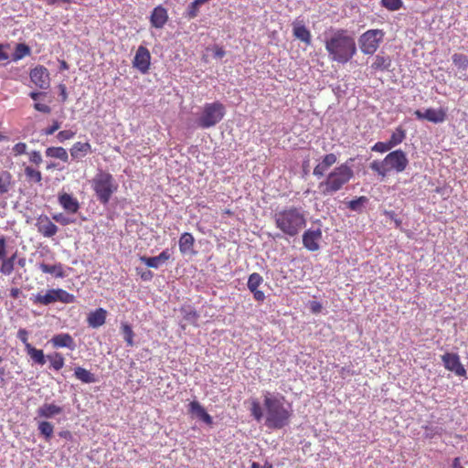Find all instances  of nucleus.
Masks as SVG:
<instances>
[{"label": "nucleus", "instance_id": "55", "mask_svg": "<svg viewBox=\"0 0 468 468\" xmlns=\"http://www.w3.org/2000/svg\"><path fill=\"white\" fill-rule=\"evenodd\" d=\"M60 128V123L58 121H54L52 125L44 130V134L51 135Z\"/></svg>", "mask_w": 468, "mask_h": 468}, {"label": "nucleus", "instance_id": "51", "mask_svg": "<svg viewBox=\"0 0 468 468\" xmlns=\"http://www.w3.org/2000/svg\"><path fill=\"white\" fill-rule=\"evenodd\" d=\"M27 151V144L25 143H17L13 147L15 155H21Z\"/></svg>", "mask_w": 468, "mask_h": 468}, {"label": "nucleus", "instance_id": "28", "mask_svg": "<svg viewBox=\"0 0 468 468\" xmlns=\"http://www.w3.org/2000/svg\"><path fill=\"white\" fill-rule=\"evenodd\" d=\"M38 268L42 272L55 275L57 278H63L65 276L63 265L61 263L49 265L42 262L39 264Z\"/></svg>", "mask_w": 468, "mask_h": 468}, {"label": "nucleus", "instance_id": "1", "mask_svg": "<svg viewBox=\"0 0 468 468\" xmlns=\"http://www.w3.org/2000/svg\"><path fill=\"white\" fill-rule=\"evenodd\" d=\"M324 43L329 60L341 65L349 62L357 51L354 37L346 29L330 30Z\"/></svg>", "mask_w": 468, "mask_h": 468}, {"label": "nucleus", "instance_id": "6", "mask_svg": "<svg viewBox=\"0 0 468 468\" xmlns=\"http://www.w3.org/2000/svg\"><path fill=\"white\" fill-rule=\"evenodd\" d=\"M118 184L112 175L99 169L91 180V188L99 202L107 205L112 195L118 190Z\"/></svg>", "mask_w": 468, "mask_h": 468}, {"label": "nucleus", "instance_id": "44", "mask_svg": "<svg viewBox=\"0 0 468 468\" xmlns=\"http://www.w3.org/2000/svg\"><path fill=\"white\" fill-rule=\"evenodd\" d=\"M367 201V198L366 197H359L356 199L349 201L348 207L353 211H358Z\"/></svg>", "mask_w": 468, "mask_h": 468}, {"label": "nucleus", "instance_id": "61", "mask_svg": "<svg viewBox=\"0 0 468 468\" xmlns=\"http://www.w3.org/2000/svg\"><path fill=\"white\" fill-rule=\"evenodd\" d=\"M21 294H22V291L19 288L15 287V288L10 289V296L13 299L18 298Z\"/></svg>", "mask_w": 468, "mask_h": 468}, {"label": "nucleus", "instance_id": "36", "mask_svg": "<svg viewBox=\"0 0 468 468\" xmlns=\"http://www.w3.org/2000/svg\"><path fill=\"white\" fill-rule=\"evenodd\" d=\"M47 358L50 362V367L56 371L60 370L65 365V359L60 353L55 352L53 354L48 355Z\"/></svg>", "mask_w": 468, "mask_h": 468}, {"label": "nucleus", "instance_id": "7", "mask_svg": "<svg viewBox=\"0 0 468 468\" xmlns=\"http://www.w3.org/2000/svg\"><path fill=\"white\" fill-rule=\"evenodd\" d=\"M225 115V107L219 101L206 103L202 113L197 119V124L200 128L207 129L218 124Z\"/></svg>", "mask_w": 468, "mask_h": 468}, {"label": "nucleus", "instance_id": "48", "mask_svg": "<svg viewBox=\"0 0 468 468\" xmlns=\"http://www.w3.org/2000/svg\"><path fill=\"white\" fill-rule=\"evenodd\" d=\"M76 133L71 130H63L58 132L57 134V138L60 143H63L67 140H70L75 136Z\"/></svg>", "mask_w": 468, "mask_h": 468}, {"label": "nucleus", "instance_id": "35", "mask_svg": "<svg viewBox=\"0 0 468 468\" xmlns=\"http://www.w3.org/2000/svg\"><path fill=\"white\" fill-rule=\"evenodd\" d=\"M406 138V131L399 126L396 128V130L392 133L388 143L391 145L392 148L395 146L400 144Z\"/></svg>", "mask_w": 468, "mask_h": 468}, {"label": "nucleus", "instance_id": "13", "mask_svg": "<svg viewBox=\"0 0 468 468\" xmlns=\"http://www.w3.org/2000/svg\"><path fill=\"white\" fill-rule=\"evenodd\" d=\"M322 239L321 229H309L303 234V244L305 249L310 251H316L319 250V242Z\"/></svg>", "mask_w": 468, "mask_h": 468}, {"label": "nucleus", "instance_id": "18", "mask_svg": "<svg viewBox=\"0 0 468 468\" xmlns=\"http://www.w3.org/2000/svg\"><path fill=\"white\" fill-rule=\"evenodd\" d=\"M171 257V253L168 249L164 250L158 256L146 257L141 256L140 261L144 262L147 267L158 269L161 264L166 262Z\"/></svg>", "mask_w": 468, "mask_h": 468}, {"label": "nucleus", "instance_id": "57", "mask_svg": "<svg viewBox=\"0 0 468 468\" xmlns=\"http://www.w3.org/2000/svg\"><path fill=\"white\" fill-rule=\"evenodd\" d=\"M253 294V297L258 302H263L265 300V294L262 291L259 290L258 288L254 291H250Z\"/></svg>", "mask_w": 468, "mask_h": 468}, {"label": "nucleus", "instance_id": "40", "mask_svg": "<svg viewBox=\"0 0 468 468\" xmlns=\"http://www.w3.org/2000/svg\"><path fill=\"white\" fill-rule=\"evenodd\" d=\"M452 59L459 69L466 70L468 69V56L462 53H454Z\"/></svg>", "mask_w": 468, "mask_h": 468}, {"label": "nucleus", "instance_id": "47", "mask_svg": "<svg viewBox=\"0 0 468 468\" xmlns=\"http://www.w3.org/2000/svg\"><path fill=\"white\" fill-rule=\"evenodd\" d=\"M199 12V6L195 4V2H192L186 9V17L188 19H193L197 16Z\"/></svg>", "mask_w": 468, "mask_h": 468}, {"label": "nucleus", "instance_id": "43", "mask_svg": "<svg viewBox=\"0 0 468 468\" xmlns=\"http://www.w3.org/2000/svg\"><path fill=\"white\" fill-rule=\"evenodd\" d=\"M381 5L388 11H398L403 6L402 0H381Z\"/></svg>", "mask_w": 468, "mask_h": 468}, {"label": "nucleus", "instance_id": "41", "mask_svg": "<svg viewBox=\"0 0 468 468\" xmlns=\"http://www.w3.org/2000/svg\"><path fill=\"white\" fill-rule=\"evenodd\" d=\"M39 432L45 437L47 441H49L53 435L54 427L48 421H41L38 424Z\"/></svg>", "mask_w": 468, "mask_h": 468}, {"label": "nucleus", "instance_id": "27", "mask_svg": "<svg viewBox=\"0 0 468 468\" xmlns=\"http://www.w3.org/2000/svg\"><path fill=\"white\" fill-rule=\"evenodd\" d=\"M195 239L189 232H185L179 239V250L183 254L188 253L193 250Z\"/></svg>", "mask_w": 468, "mask_h": 468}, {"label": "nucleus", "instance_id": "64", "mask_svg": "<svg viewBox=\"0 0 468 468\" xmlns=\"http://www.w3.org/2000/svg\"><path fill=\"white\" fill-rule=\"evenodd\" d=\"M311 309L313 313H319L322 309V305L317 302H313L311 305Z\"/></svg>", "mask_w": 468, "mask_h": 468}, {"label": "nucleus", "instance_id": "62", "mask_svg": "<svg viewBox=\"0 0 468 468\" xmlns=\"http://www.w3.org/2000/svg\"><path fill=\"white\" fill-rule=\"evenodd\" d=\"M58 88L60 90V96H61L62 101H66L67 99H68V93H67L66 86L64 84H59Z\"/></svg>", "mask_w": 468, "mask_h": 468}, {"label": "nucleus", "instance_id": "4", "mask_svg": "<svg viewBox=\"0 0 468 468\" xmlns=\"http://www.w3.org/2000/svg\"><path fill=\"white\" fill-rule=\"evenodd\" d=\"M354 176V170L351 165H348V161L335 166L327 173L324 179L319 183L318 188L321 195L324 197L332 196L342 190Z\"/></svg>", "mask_w": 468, "mask_h": 468}, {"label": "nucleus", "instance_id": "11", "mask_svg": "<svg viewBox=\"0 0 468 468\" xmlns=\"http://www.w3.org/2000/svg\"><path fill=\"white\" fill-rule=\"evenodd\" d=\"M150 64L151 54L149 50L144 46H139L133 60V66L144 74L148 72Z\"/></svg>", "mask_w": 468, "mask_h": 468}, {"label": "nucleus", "instance_id": "30", "mask_svg": "<svg viewBox=\"0 0 468 468\" xmlns=\"http://www.w3.org/2000/svg\"><path fill=\"white\" fill-rule=\"evenodd\" d=\"M45 153L48 157L57 158L65 163L69 161L68 152L61 146L48 147Z\"/></svg>", "mask_w": 468, "mask_h": 468}, {"label": "nucleus", "instance_id": "46", "mask_svg": "<svg viewBox=\"0 0 468 468\" xmlns=\"http://www.w3.org/2000/svg\"><path fill=\"white\" fill-rule=\"evenodd\" d=\"M391 149H392V147L389 144L388 141V142H378L371 148L372 151L378 152V153H386Z\"/></svg>", "mask_w": 468, "mask_h": 468}, {"label": "nucleus", "instance_id": "9", "mask_svg": "<svg viewBox=\"0 0 468 468\" xmlns=\"http://www.w3.org/2000/svg\"><path fill=\"white\" fill-rule=\"evenodd\" d=\"M30 80L39 89L48 90L50 87V77L47 68L37 65L29 73Z\"/></svg>", "mask_w": 468, "mask_h": 468}, {"label": "nucleus", "instance_id": "10", "mask_svg": "<svg viewBox=\"0 0 468 468\" xmlns=\"http://www.w3.org/2000/svg\"><path fill=\"white\" fill-rule=\"evenodd\" d=\"M414 115L418 120H426L433 123L443 122L447 118L446 111L442 108H428L424 112H421L420 110H416L414 112Z\"/></svg>", "mask_w": 468, "mask_h": 468}, {"label": "nucleus", "instance_id": "14", "mask_svg": "<svg viewBox=\"0 0 468 468\" xmlns=\"http://www.w3.org/2000/svg\"><path fill=\"white\" fill-rule=\"evenodd\" d=\"M36 227L37 231L45 238L55 236L58 230L57 225L46 215H41L37 218Z\"/></svg>", "mask_w": 468, "mask_h": 468}, {"label": "nucleus", "instance_id": "45", "mask_svg": "<svg viewBox=\"0 0 468 468\" xmlns=\"http://www.w3.org/2000/svg\"><path fill=\"white\" fill-rule=\"evenodd\" d=\"M251 415L254 417L256 420H261L262 418V410L261 408V405L259 401L253 400L251 402V408H250Z\"/></svg>", "mask_w": 468, "mask_h": 468}, {"label": "nucleus", "instance_id": "5", "mask_svg": "<svg viewBox=\"0 0 468 468\" xmlns=\"http://www.w3.org/2000/svg\"><path fill=\"white\" fill-rule=\"evenodd\" d=\"M408 165L409 159L406 153L398 149L388 153L382 161L374 160L370 164V169L384 178L391 171L402 173Z\"/></svg>", "mask_w": 468, "mask_h": 468}, {"label": "nucleus", "instance_id": "26", "mask_svg": "<svg viewBox=\"0 0 468 468\" xmlns=\"http://www.w3.org/2000/svg\"><path fill=\"white\" fill-rule=\"evenodd\" d=\"M63 409L59 406H57L55 404H48L45 403L37 410V414L39 417L42 418H52L55 415H58L62 413Z\"/></svg>", "mask_w": 468, "mask_h": 468}, {"label": "nucleus", "instance_id": "12", "mask_svg": "<svg viewBox=\"0 0 468 468\" xmlns=\"http://www.w3.org/2000/svg\"><path fill=\"white\" fill-rule=\"evenodd\" d=\"M444 367L452 372H454L459 377L466 375V370L460 361V357L455 353H445L441 356Z\"/></svg>", "mask_w": 468, "mask_h": 468}, {"label": "nucleus", "instance_id": "33", "mask_svg": "<svg viewBox=\"0 0 468 468\" xmlns=\"http://www.w3.org/2000/svg\"><path fill=\"white\" fill-rule=\"evenodd\" d=\"M12 186V175L8 171L0 172V196L10 190Z\"/></svg>", "mask_w": 468, "mask_h": 468}, {"label": "nucleus", "instance_id": "22", "mask_svg": "<svg viewBox=\"0 0 468 468\" xmlns=\"http://www.w3.org/2000/svg\"><path fill=\"white\" fill-rule=\"evenodd\" d=\"M107 311L103 308H98L90 312L87 317V323L90 327L98 328L105 324Z\"/></svg>", "mask_w": 468, "mask_h": 468}, {"label": "nucleus", "instance_id": "2", "mask_svg": "<svg viewBox=\"0 0 468 468\" xmlns=\"http://www.w3.org/2000/svg\"><path fill=\"white\" fill-rule=\"evenodd\" d=\"M284 397H274L267 394L264 397V407L266 409V426L271 429L280 430L290 423L292 416V410L290 404L285 407Z\"/></svg>", "mask_w": 468, "mask_h": 468}, {"label": "nucleus", "instance_id": "34", "mask_svg": "<svg viewBox=\"0 0 468 468\" xmlns=\"http://www.w3.org/2000/svg\"><path fill=\"white\" fill-rule=\"evenodd\" d=\"M31 54V49L29 46L25 43H18L16 45L15 51L12 55L13 61H18L25 57H27Z\"/></svg>", "mask_w": 468, "mask_h": 468}, {"label": "nucleus", "instance_id": "39", "mask_svg": "<svg viewBox=\"0 0 468 468\" xmlns=\"http://www.w3.org/2000/svg\"><path fill=\"white\" fill-rule=\"evenodd\" d=\"M121 329H122V335H123L124 341L126 342V345L128 346H133V345H134V342H133L134 333L133 331L132 326L130 324H126V323H122V326H121Z\"/></svg>", "mask_w": 468, "mask_h": 468}, {"label": "nucleus", "instance_id": "29", "mask_svg": "<svg viewBox=\"0 0 468 468\" xmlns=\"http://www.w3.org/2000/svg\"><path fill=\"white\" fill-rule=\"evenodd\" d=\"M391 66V58L388 56L377 55L371 64V69L376 71H385Z\"/></svg>", "mask_w": 468, "mask_h": 468}, {"label": "nucleus", "instance_id": "63", "mask_svg": "<svg viewBox=\"0 0 468 468\" xmlns=\"http://www.w3.org/2000/svg\"><path fill=\"white\" fill-rule=\"evenodd\" d=\"M452 468H464V467L462 465L461 458H460V457H455V458L452 460Z\"/></svg>", "mask_w": 468, "mask_h": 468}, {"label": "nucleus", "instance_id": "50", "mask_svg": "<svg viewBox=\"0 0 468 468\" xmlns=\"http://www.w3.org/2000/svg\"><path fill=\"white\" fill-rule=\"evenodd\" d=\"M29 160L31 163L37 165H40L43 161L42 156L38 151H32L29 154Z\"/></svg>", "mask_w": 468, "mask_h": 468}, {"label": "nucleus", "instance_id": "31", "mask_svg": "<svg viewBox=\"0 0 468 468\" xmlns=\"http://www.w3.org/2000/svg\"><path fill=\"white\" fill-rule=\"evenodd\" d=\"M30 358L37 364L43 366L46 363V356L43 350L34 347L32 345H27L26 349Z\"/></svg>", "mask_w": 468, "mask_h": 468}, {"label": "nucleus", "instance_id": "37", "mask_svg": "<svg viewBox=\"0 0 468 468\" xmlns=\"http://www.w3.org/2000/svg\"><path fill=\"white\" fill-rule=\"evenodd\" d=\"M55 294L57 302L62 303H73L76 300V297L72 293L60 288L55 289Z\"/></svg>", "mask_w": 468, "mask_h": 468}, {"label": "nucleus", "instance_id": "60", "mask_svg": "<svg viewBox=\"0 0 468 468\" xmlns=\"http://www.w3.org/2000/svg\"><path fill=\"white\" fill-rule=\"evenodd\" d=\"M5 48H7V45L0 44V61L8 59V54L5 52Z\"/></svg>", "mask_w": 468, "mask_h": 468}, {"label": "nucleus", "instance_id": "3", "mask_svg": "<svg viewBox=\"0 0 468 468\" xmlns=\"http://www.w3.org/2000/svg\"><path fill=\"white\" fill-rule=\"evenodd\" d=\"M273 219L276 228L289 237L298 235L306 225L303 209L296 207H284L276 211Z\"/></svg>", "mask_w": 468, "mask_h": 468}, {"label": "nucleus", "instance_id": "17", "mask_svg": "<svg viewBox=\"0 0 468 468\" xmlns=\"http://www.w3.org/2000/svg\"><path fill=\"white\" fill-rule=\"evenodd\" d=\"M188 413L196 416L207 425L213 424L212 417L206 411L205 408L197 400H193L189 403Z\"/></svg>", "mask_w": 468, "mask_h": 468}, {"label": "nucleus", "instance_id": "54", "mask_svg": "<svg viewBox=\"0 0 468 468\" xmlns=\"http://www.w3.org/2000/svg\"><path fill=\"white\" fill-rule=\"evenodd\" d=\"M17 337L25 344V348L27 349V345H30L28 343V333L26 329H19L17 332Z\"/></svg>", "mask_w": 468, "mask_h": 468}, {"label": "nucleus", "instance_id": "20", "mask_svg": "<svg viewBox=\"0 0 468 468\" xmlns=\"http://www.w3.org/2000/svg\"><path fill=\"white\" fill-rule=\"evenodd\" d=\"M58 203L69 213L75 214L80 208V204L77 198L73 197L70 194L61 193L58 195Z\"/></svg>", "mask_w": 468, "mask_h": 468}, {"label": "nucleus", "instance_id": "32", "mask_svg": "<svg viewBox=\"0 0 468 468\" xmlns=\"http://www.w3.org/2000/svg\"><path fill=\"white\" fill-rule=\"evenodd\" d=\"M74 375L76 378L80 380L83 383H94L96 382V378L94 374L87 370L86 368H83L81 367H77L74 371Z\"/></svg>", "mask_w": 468, "mask_h": 468}, {"label": "nucleus", "instance_id": "19", "mask_svg": "<svg viewBox=\"0 0 468 468\" xmlns=\"http://www.w3.org/2000/svg\"><path fill=\"white\" fill-rule=\"evenodd\" d=\"M69 153L72 159L80 160L92 153V147L89 142H76L69 149Z\"/></svg>", "mask_w": 468, "mask_h": 468}, {"label": "nucleus", "instance_id": "16", "mask_svg": "<svg viewBox=\"0 0 468 468\" xmlns=\"http://www.w3.org/2000/svg\"><path fill=\"white\" fill-rule=\"evenodd\" d=\"M167 21L168 14L164 6L158 5L153 9L150 16V23L153 27L162 28Z\"/></svg>", "mask_w": 468, "mask_h": 468}, {"label": "nucleus", "instance_id": "8", "mask_svg": "<svg viewBox=\"0 0 468 468\" xmlns=\"http://www.w3.org/2000/svg\"><path fill=\"white\" fill-rule=\"evenodd\" d=\"M385 32L382 29H368L358 38L360 50L365 55H373L383 42Z\"/></svg>", "mask_w": 468, "mask_h": 468}, {"label": "nucleus", "instance_id": "24", "mask_svg": "<svg viewBox=\"0 0 468 468\" xmlns=\"http://www.w3.org/2000/svg\"><path fill=\"white\" fill-rule=\"evenodd\" d=\"M30 301L35 305H48L57 302L55 289H49L46 293L38 292L30 297Z\"/></svg>", "mask_w": 468, "mask_h": 468}, {"label": "nucleus", "instance_id": "25", "mask_svg": "<svg viewBox=\"0 0 468 468\" xmlns=\"http://www.w3.org/2000/svg\"><path fill=\"white\" fill-rule=\"evenodd\" d=\"M17 255V251H15L10 257H5L0 261L1 274L9 276L14 271Z\"/></svg>", "mask_w": 468, "mask_h": 468}, {"label": "nucleus", "instance_id": "53", "mask_svg": "<svg viewBox=\"0 0 468 468\" xmlns=\"http://www.w3.org/2000/svg\"><path fill=\"white\" fill-rule=\"evenodd\" d=\"M7 246L6 239L5 237L0 238V261L6 257Z\"/></svg>", "mask_w": 468, "mask_h": 468}, {"label": "nucleus", "instance_id": "15", "mask_svg": "<svg viewBox=\"0 0 468 468\" xmlns=\"http://www.w3.org/2000/svg\"><path fill=\"white\" fill-rule=\"evenodd\" d=\"M337 162V156L334 153L324 154L314 166L313 175L318 178L326 175L328 169Z\"/></svg>", "mask_w": 468, "mask_h": 468}, {"label": "nucleus", "instance_id": "58", "mask_svg": "<svg viewBox=\"0 0 468 468\" xmlns=\"http://www.w3.org/2000/svg\"><path fill=\"white\" fill-rule=\"evenodd\" d=\"M385 214L395 222L397 227H399L401 225V220L397 218V216L394 211H385Z\"/></svg>", "mask_w": 468, "mask_h": 468}, {"label": "nucleus", "instance_id": "42", "mask_svg": "<svg viewBox=\"0 0 468 468\" xmlns=\"http://www.w3.org/2000/svg\"><path fill=\"white\" fill-rule=\"evenodd\" d=\"M262 282L263 279L258 272L251 273L247 283L249 290L254 291L255 289L259 288Z\"/></svg>", "mask_w": 468, "mask_h": 468}, {"label": "nucleus", "instance_id": "49", "mask_svg": "<svg viewBox=\"0 0 468 468\" xmlns=\"http://www.w3.org/2000/svg\"><path fill=\"white\" fill-rule=\"evenodd\" d=\"M136 273L144 282H150L154 278L153 271L149 270L144 271L140 268H136Z\"/></svg>", "mask_w": 468, "mask_h": 468}, {"label": "nucleus", "instance_id": "56", "mask_svg": "<svg viewBox=\"0 0 468 468\" xmlns=\"http://www.w3.org/2000/svg\"><path fill=\"white\" fill-rule=\"evenodd\" d=\"M53 219L62 225H68L72 222L61 213L53 215Z\"/></svg>", "mask_w": 468, "mask_h": 468}, {"label": "nucleus", "instance_id": "38", "mask_svg": "<svg viewBox=\"0 0 468 468\" xmlns=\"http://www.w3.org/2000/svg\"><path fill=\"white\" fill-rule=\"evenodd\" d=\"M25 176L28 182L41 183L42 174L39 170L33 168L32 166L25 167Z\"/></svg>", "mask_w": 468, "mask_h": 468}, {"label": "nucleus", "instance_id": "21", "mask_svg": "<svg viewBox=\"0 0 468 468\" xmlns=\"http://www.w3.org/2000/svg\"><path fill=\"white\" fill-rule=\"evenodd\" d=\"M50 342L55 348L67 347L74 350L76 347L73 337L68 333L55 335Z\"/></svg>", "mask_w": 468, "mask_h": 468}, {"label": "nucleus", "instance_id": "59", "mask_svg": "<svg viewBox=\"0 0 468 468\" xmlns=\"http://www.w3.org/2000/svg\"><path fill=\"white\" fill-rule=\"evenodd\" d=\"M46 94V92L41 91H31L29 93V96L32 100H34L37 102L38 99H40L41 97H45Z\"/></svg>", "mask_w": 468, "mask_h": 468}, {"label": "nucleus", "instance_id": "52", "mask_svg": "<svg viewBox=\"0 0 468 468\" xmlns=\"http://www.w3.org/2000/svg\"><path fill=\"white\" fill-rule=\"evenodd\" d=\"M34 109L47 114L51 112V108L48 105L37 101L34 103Z\"/></svg>", "mask_w": 468, "mask_h": 468}, {"label": "nucleus", "instance_id": "23", "mask_svg": "<svg viewBox=\"0 0 468 468\" xmlns=\"http://www.w3.org/2000/svg\"><path fill=\"white\" fill-rule=\"evenodd\" d=\"M292 34L293 37L306 45H311L312 42V35L309 29L306 28L304 25H303L299 21H294L292 23Z\"/></svg>", "mask_w": 468, "mask_h": 468}]
</instances>
